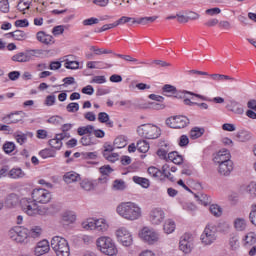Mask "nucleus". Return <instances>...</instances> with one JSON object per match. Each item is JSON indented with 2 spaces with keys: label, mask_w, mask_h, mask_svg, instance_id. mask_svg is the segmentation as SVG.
<instances>
[{
  "label": "nucleus",
  "mask_w": 256,
  "mask_h": 256,
  "mask_svg": "<svg viewBox=\"0 0 256 256\" xmlns=\"http://www.w3.org/2000/svg\"><path fill=\"white\" fill-rule=\"evenodd\" d=\"M82 227L86 231H93L95 230V219L88 218L84 222H82Z\"/></svg>",
  "instance_id": "nucleus-44"
},
{
  "label": "nucleus",
  "mask_w": 256,
  "mask_h": 256,
  "mask_svg": "<svg viewBox=\"0 0 256 256\" xmlns=\"http://www.w3.org/2000/svg\"><path fill=\"white\" fill-rule=\"evenodd\" d=\"M150 149L149 143L145 140H139L137 142V151L139 153H147Z\"/></svg>",
  "instance_id": "nucleus-43"
},
{
  "label": "nucleus",
  "mask_w": 256,
  "mask_h": 256,
  "mask_svg": "<svg viewBox=\"0 0 256 256\" xmlns=\"http://www.w3.org/2000/svg\"><path fill=\"white\" fill-rule=\"evenodd\" d=\"M8 177L9 179H23L25 177V171L19 167L12 168L8 172Z\"/></svg>",
  "instance_id": "nucleus-25"
},
{
  "label": "nucleus",
  "mask_w": 256,
  "mask_h": 256,
  "mask_svg": "<svg viewBox=\"0 0 256 256\" xmlns=\"http://www.w3.org/2000/svg\"><path fill=\"white\" fill-rule=\"evenodd\" d=\"M80 186L84 191H93L94 185L89 179H84L80 182Z\"/></svg>",
  "instance_id": "nucleus-53"
},
{
  "label": "nucleus",
  "mask_w": 256,
  "mask_h": 256,
  "mask_svg": "<svg viewBox=\"0 0 256 256\" xmlns=\"http://www.w3.org/2000/svg\"><path fill=\"white\" fill-rule=\"evenodd\" d=\"M2 149L6 155H11L15 149H17V146L15 145V142H5L2 146Z\"/></svg>",
  "instance_id": "nucleus-42"
},
{
  "label": "nucleus",
  "mask_w": 256,
  "mask_h": 256,
  "mask_svg": "<svg viewBox=\"0 0 256 256\" xmlns=\"http://www.w3.org/2000/svg\"><path fill=\"white\" fill-rule=\"evenodd\" d=\"M36 39L39 43H43V45H53V43H55V38H53L52 35L45 33V31L37 32Z\"/></svg>",
  "instance_id": "nucleus-18"
},
{
  "label": "nucleus",
  "mask_w": 256,
  "mask_h": 256,
  "mask_svg": "<svg viewBox=\"0 0 256 256\" xmlns=\"http://www.w3.org/2000/svg\"><path fill=\"white\" fill-rule=\"evenodd\" d=\"M105 65L107 64L101 61H89L86 64L88 69H105Z\"/></svg>",
  "instance_id": "nucleus-45"
},
{
  "label": "nucleus",
  "mask_w": 256,
  "mask_h": 256,
  "mask_svg": "<svg viewBox=\"0 0 256 256\" xmlns=\"http://www.w3.org/2000/svg\"><path fill=\"white\" fill-rule=\"evenodd\" d=\"M10 35L13 37V39L15 41H23V40H25V32H23L21 30H16V31L10 33Z\"/></svg>",
  "instance_id": "nucleus-58"
},
{
  "label": "nucleus",
  "mask_w": 256,
  "mask_h": 256,
  "mask_svg": "<svg viewBox=\"0 0 256 256\" xmlns=\"http://www.w3.org/2000/svg\"><path fill=\"white\" fill-rule=\"evenodd\" d=\"M66 111L68 113H77L79 111V103L77 102H71L66 106Z\"/></svg>",
  "instance_id": "nucleus-59"
},
{
  "label": "nucleus",
  "mask_w": 256,
  "mask_h": 256,
  "mask_svg": "<svg viewBox=\"0 0 256 256\" xmlns=\"http://www.w3.org/2000/svg\"><path fill=\"white\" fill-rule=\"evenodd\" d=\"M21 113H23L22 111L20 112H16V113H12L10 115L7 116L8 119V123H19V121H23V118L19 117V115H21Z\"/></svg>",
  "instance_id": "nucleus-52"
},
{
  "label": "nucleus",
  "mask_w": 256,
  "mask_h": 256,
  "mask_svg": "<svg viewBox=\"0 0 256 256\" xmlns=\"http://www.w3.org/2000/svg\"><path fill=\"white\" fill-rule=\"evenodd\" d=\"M226 109H228L235 115H243V113H245V110L241 107V104L235 101L230 102V104L226 106Z\"/></svg>",
  "instance_id": "nucleus-22"
},
{
  "label": "nucleus",
  "mask_w": 256,
  "mask_h": 256,
  "mask_svg": "<svg viewBox=\"0 0 256 256\" xmlns=\"http://www.w3.org/2000/svg\"><path fill=\"white\" fill-rule=\"evenodd\" d=\"M99 171H100L101 175H104L106 177H109V175H111V173H113V169L109 165L100 167Z\"/></svg>",
  "instance_id": "nucleus-62"
},
{
  "label": "nucleus",
  "mask_w": 256,
  "mask_h": 256,
  "mask_svg": "<svg viewBox=\"0 0 256 256\" xmlns=\"http://www.w3.org/2000/svg\"><path fill=\"white\" fill-rule=\"evenodd\" d=\"M203 133H205V129L194 127L190 131V139H199V137H203Z\"/></svg>",
  "instance_id": "nucleus-40"
},
{
  "label": "nucleus",
  "mask_w": 256,
  "mask_h": 256,
  "mask_svg": "<svg viewBox=\"0 0 256 256\" xmlns=\"http://www.w3.org/2000/svg\"><path fill=\"white\" fill-rule=\"evenodd\" d=\"M249 218L252 225L256 226V204L252 206V211L250 212Z\"/></svg>",
  "instance_id": "nucleus-64"
},
{
  "label": "nucleus",
  "mask_w": 256,
  "mask_h": 256,
  "mask_svg": "<svg viewBox=\"0 0 256 256\" xmlns=\"http://www.w3.org/2000/svg\"><path fill=\"white\" fill-rule=\"evenodd\" d=\"M161 173L164 175V177H166V179H169V181H173V179H175L173 174H171V167H169L168 164L162 166Z\"/></svg>",
  "instance_id": "nucleus-49"
},
{
  "label": "nucleus",
  "mask_w": 256,
  "mask_h": 256,
  "mask_svg": "<svg viewBox=\"0 0 256 256\" xmlns=\"http://www.w3.org/2000/svg\"><path fill=\"white\" fill-rule=\"evenodd\" d=\"M51 251V246L49 245V241L42 240L37 243L36 247L34 248V254L36 256L45 255Z\"/></svg>",
  "instance_id": "nucleus-17"
},
{
  "label": "nucleus",
  "mask_w": 256,
  "mask_h": 256,
  "mask_svg": "<svg viewBox=\"0 0 256 256\" xmlns=\"http://www.w3.org/2000/svg\"><path fill=\"white\" fill-rule=\"evenodd\" d=\"M148 174L151 175V177H154L155 179H159L162 176L161 170H159L155 166H151L148 168Z\"/></svg>",
  "instance_id": "nucleus-55"
},
{
  "label": "nucleus",
  "mask_w": 256,
  "mask_h": 256,
  "mask_svg": "<svg viewBox=\"0 0 256 256\" xmlns=\"http://www.w3.org/2000/svg\"><path fill=\"white\" fill-rule=\"evenodd\" d=\"M43 229L39 226H34L30 230L28 229V239H37L41 237Z\"/></svg>",
  "instance_id": "nucleus-31"
},
{
  "label": "nucleus",
  "mask_w": 256,
  "mask_h": 256,
  "mask_svg": "<svg viewBox=\"0 0 256 256\" xmlns=\"http://www.w3.org/2000/svg\"><path fill=\"white\" fill-rule=\"evenodd\" d=\"M51 247L57 256H71V248L67 239L61 236H54L51 240Z\"/></svg>",
  "instance_id": "nucleus-4"
},
{
  "label": "nucleus",
  "mask_w": 256,
  "mask_h": 256,
  "mask_svg": "<svg viewBox=\"0 0 256 256\" xmlns=\"http://www.w3.org/2000/svg\"><path fill=\"white\" fill-rule=\"evenodd\" d=\"M156 155L159 159H163V161H168L169 159V145L165 144L164 148H160L157 150Z\"/></svg>",
  "instance_id": "nucleus-33"
},
{
  "label": "nucleus",
  "mask_w": 256,
  "mask_h": 256,
  "mask_svg": "<svg viewBox=\"0 0 256 256\" xmlns=\"http://www.w3.org/2000/svg\"><path fill=\"white\" fill-rule=\"evenodd\" d=\"M97 250L103 255L117 256L119 255V249L115 240L109 236H101L96 240Z\"/></svg>",
  "instance_id": "nucleus-2"
},
{
  "label": "nucleus",
  "mask_w": 256,
  "mask_h": 256,
  "mask_svg": "<svg viewBox=\"0 0 256 256\" xmlns=\"http://www.w3.org/2000/svg\"><path fill=\"white\" fill-rule=\"evenodd\" d=\"M98 121L99 123H106L108 127H113V121L109 120V114L107 112H100L98 114Z\"/></svg>",
  "instance_id": "nucleus-39"
},
{
  "label": "nucleus",
  "mask_w": 256,
  "mask_h": 256,
  "mask_svg": "<svg viewBox=\"0 0 256 256\" xmlns=\"http://www.w3.org/2000/svg\"><path fill=\"white\" fill-rule=\"evenodd\" d=\"M194 247V239L193 235L189 233H185L181 238L179 242V249L182 251V253L189 254L191 251H193Z\"/></svg>",
  "instance_id": "nucleus-13"
},
{
  "label": "nucleus",
  "mask_w": 256,
  "mask_h": 256,
  "mask_svg": "<svg viewBox=\"0 0 256 256\" xmlns=\"http://www.w3.org/2000/svg\"><path fill=\"white\" fill-rule=\"evenodd\" d=\"M186 93L188 95H193L194 97H197V99H201V101H213V103H218V104L225 103V99L223 97H214L213 99H211V98H208L204 95L195 94L193 92L186 91Z\"/></svg>",
  "instance_id": "nucleus-21"
},
{
  "label": "nucleus",
  "mask_w": 256,
  "mask_h": 256,
  "mask_svg": "<svg viewBox=\"0 0 256 256\" xmlns=\"http://www.w3.org/2000/svg\"><path fill=\"white\" fill-rule=\"evenodd\" d=\"M113 189H115V191L125 190V182L123 180H115L113 183Z\"/></svg>",
  "instance_id": "nucleus-61"
},
{
  "label": "nucleus",
  "mask_w": 256,
  "mask_h": 256,
  "mask_svg": "<svg viewBox=\"0 0 256 256\" xmlns=\"http://www.w3.org/2000/svg\"><path fill=\"white\" fill-rule=\"evenodd\" d=\"M234 227L235 229H237V231H245V227H247V223L245 222V219L237 218L234 221Z\"/></svg>",
  "instance_id": "nucleus-50"
},
{
  "label": "nucleus",
  "mask_w": 256,
  "mask_h": 256,
  "mask_svg": "<svg viewBox=\"0 0 256 256\" xmlns=\"http://www.w3.org/2000/svg\"><path fill=\"white\" fill-rule=\"evenodd\" d=\"M91 51H93L95 55H111L113 53V50L95 48V46L91 47Z\"/></svg>",
  "instance_id": "nucleus-57"
},
{
  "label": "nucleus",
  "mask_w": 256,
  "mask_h": 256,
  "mask_svg": "<svg viewBox=\"0 0 256 256\" xmlns=\"http://www.w3.org/2000/svg\"><path fill=\"white\" fill-rule=\"evenodd\" d=\"M98 23H99L98 18L91 17V18L83 20L82 25H84V27H89L91 25H97Z\"/></svg>",
  "instance_id": "nucleus-60"
},
{
  "label": "nucleus",
  "mask_w": 256,
  "mask_h": 256,
  "mask_svg": "<svg viewBox=\"0 0 256 256\" xmlns=\"http://www.w3.org/2000/svg\"><path fill=\"white\" fill-rule=\"evenodd\" d=\"M32 199H34L37 203L42 205H46V203H50L52 199L51 192L44 188H35L31 193Z\"/></svg>",
  "instance_id": "nucleus-10"
},
{
  "label": "nucleus",
  "mask_w": 256,
  "mask_h": 256,
  "mask_svg": "<svg viewBox=\"0 0 256 256\" xmlns=\"http://www.w3.org/2000/svg\"><path fill=\"white\" fill-rule=\"evenodd\" d=\"M175 228H176L175 221L171 219H168L165 221L163 230L167 235H171V233L175 231Z\"/></svg>",
  "instance_id": "nucleus-35"
},
{
  "label": "nucleus",
  "mask_w": 256,
  "mask_h": 256,
  "mask_svg": "<svg viewBox=\"0 0 256 256\" xmlns=\"http://www.w3.org/2000/svg\"><path fill=\"white\" fill-rule=\"evenodd\" d=\"M229 245L232 251H236V249L239 247V238H237L236 236L231 237L229 240Z\"/></svg>",
  "instance_id": "nucleus-63"
},
{
  "label": "nucleus",
  "mask_w": 256,
  "mask_h": 256,
  "mask_svg": "<svg viewBox=\"0 0 256 256\" xmlns=\"http://www.w3.org/2000/svg\"><path fill=\"white\" fill-rule=\"evenodd\" d=\"M174 163V165H181L183 163V156L177 151L169 152L167 162Z\"/></svg>",
  "instance_id": "nucleus-23"
},
{
  "label": "nucleus",
  "mask_w": 256,
  "mask_h": 256,
  "mask_svg": "<svg viewBox=\"0 0 256 256\" xmlns=\"http://www.w3.org/2000/svg\"><path fill=\"white\" fill-rule=\"evenodd\" d=\"M213 161L217 165L227 163L228 161H231V152L227 149H221L215 154Z\"/></svg>",
  "instance_id": "nucleus-16"
},
{
  "label": "nucleus",
  "mask_w": 256,
  "mask_h": 256,
  "mask_svg": "<svg viewBox=\"0 0 256 256\" xmlns=\"http://www.w3.org/2000/svg\"><path fill=\"white\" fill-rule=\"evenodd\" d=\"M63 180L68 184L76 183V181H81V175L77 174L75 171H70L64 175Z\"/></svg>",
  "instance_id": "nucleus-24"
},
{
  "label": "nucleus",
  "mask_w": 256,
  "mask_h": 256,
  "mask_svg": "<svg viewBox=\"0 0 256 256\" xmlns=\"http://www.w3.org/2000/svg\"><path fill=\"white\" fill-rule=\"evenodd\" d=\"M29 135H31V133H28ZM23 132H16L14 134V139L16 141V143H18V145H25V142L27 141V135Z\"/></svg>",
  "instance_id": "nucleus-41"
},
{
  "label": "nucleus",
  "mask_w": 256,
  "mask_h": 256,
  "mask_svg": "<svg viewBox=\"0 0 256 256\" xmlns=\"http://www.w3.org/2000/svg\"><path fill=\"white\" fill-rule=\"evenodd\" d=\"M137 133L142 139H159L161 128L153 124H142L138 126Z\"/></svg>",
  "instance_id": "nucleus-5"
},
{
  "label": "nucleus",
  "mask_w": 256,
  "mask_h": 256,
  "mask_svg": "<svg viewBox=\"0 0 256 256\" xmlns=\"http://www.w3.org/2000/svg\"><path fill=\"white\" fill-rule=\"evenodd\" d=\"M43 51L39 49L26 50L24 52H18L12 56V61L15 63H29L33 57H39L42 55Z\"/></svg>",
  "instance_id": "nucleus-8"
},
{
  "label": "nucleus",
  "mask_w": 256,
  "mask_h": 256,
  "mask_svg": "<svg viewBox=\"0 0 256 256\" xmlns=\"http://www.w3.org/2000/svg\"><path fill=\"white\" fill-rule=\"evenodd\" d=\"M231 171H233V161L230 160L228 162H223L222 164H218V173L220 175H224L225 177L231 175Z\"/></svg>",
  "instance_id": "nucleus-20"
},
{
  "label": "nucleus",
  "mask_w": 256,
  "mask_h": 256,
  "mask_svg": "<svg viewBox=\"0 0 256 256\" xmlns=\"http://www.w3.org/2000/svg\"><path fill=\"white\" fill-rule=\"evenodd\" d=\"M77 133L80 137H83V135H93V125L79 127Z\"/></svg>",
  "instance_id": "nucleus-38"
},
{
  "label": "nucleus",
  "mask_w": 256,
  "mask_h": 256,
  "mask_svg": "<svg viewBox=\"0 0 256 256\" xmlns=\"http://www.w3.org/2000/svg\"><path fill=\"white\" fill-rule=\"evenodd\" d=\"M139 237L148 245H155V243H159V233L149 226H145L140 230Z\"/></svg>",
  "instance_id": "nucleus-7"
},
{
  "label": "nucleus",
  "mask_w": 256,
  "mask_h": 256,
  "mask_svg": "<svg viewBox=\"0 0 256 256\" xmlns=\"http://www.w3.org/2000/svg\"><path fill=\"white\" fill-rule=\"evenodd\" d=\"M21 209L29 217H35V215H45L47 208L40 207L39 204L32 198H22L20 201Z\"/></svg>",
  "instance_id": "nucleus-3"
},
{
  "label": "nucleus",
  "mask_w": 256,
  "mask_h": 256,
  "mask_svg": "<svg viewBox=\"0 0 256 256\" xmlns=\"http://www.w3.org/2000/svg\"><path fill=\"white\" fill-rule=\"evenodd\" d=\"M246 191L249 194L250 199H255L256 197V183L251 182L247 187Z\"/></svg>",
  "instance_id": "nucleus-54"
},
{
  "label": "nucleus",
  "mask_w": 256,
  "mask_h": 256,
  "mask_svg": "<svg viewBox=\"0 0 256 256\" xmlns=\"http://www.w3.org/2000/svg\"><path fill=\"white\" fill-rule=\"evenodd\" d=\"M132 181L136 183V185H140V187H143V189H149L151 182H149V179L139 177V176H133Z\"/></svg>",
  "instance_id": "nucleus-30"
},
{
  "label": "nucleus",
  "mask_w": 256,
  "mask_h": 256,
  "mask_svg": "<svg viewBox=\"0 0 256 256\" xmlns=\"http://www.w3.org/2000/svg\"><path fill=\"white\" fill-rule=\"evenodd\" d=\"M210 213L214 215V217H221L223 215V208L217 204L210 205Z\"/></svg>",
  "instance_id": "nucleus-46"
},
{
  "label": "nucleus",
  "mask_w": 256,
  "mask_h": 256,
  "mask_svg": "<svg viewBox=\"0 0 256 256\" xmlns=\"http://www.w3.org/2000/svg\"><path fill=\"white\" fill-rule=\"evenodd\" d=\"M8 235L16 243H27L29 241V229L23 226H15L9 230Z\"/></svg>",
  "instance_id": "nucleus-6"
},
{
  "label": "nucleus",
  "mask_w": 256,
  "mask_h": 256,
  "mask_svg": "<svg viewBox=\"0 0 256 256\" xmlns=\"http://www.w3.org/2000/svg\"><path fill=\"white\" fill-rule=\"evenodd\" d=\"M149 99H152V101H156L151 103V108L155 109L156 111H161V109L165 108V104H163V101H165V98L163 96H159L156 94H150Z\"/></svg>",
  "instance_id": "nucleus-19"
},
{
  "label": "nucleus",
  "mask_w": 256,
  "mask_h": 256,
  "mask_svg": "<svg viewBox=\"0 0 256 256\" xmlns=\"http://www.w3.org/2000/svg\"><path fill=\"white\" fill-rule=\"evenodd\" d=\"M66 137L69 138L71 136L69 135V133L56 134L54 138L48 141V145H50L52 149H56L57 151H59V149L63 147V139H65Z\"/></svg>",
  "instance_id": "nucleus-15"
},
{
  "label": "nucleus",
  "mask_w": 256,
  "mask_h": 256,
  "mask_svg": "<svg viewBox=\"0 0 256 256\" xmlns=\"http://www.w3.org/2000/svg\"><path fill=\"white\" fill-rule=\"evenodd\" d=\"M208 77L211 78L212 81H216L217 83L223 81H237V79L225 74H209Z\"/></svg>",
  "instance_id": "nucleus-26"
},
{
  "label": "nucleus",
  "mask_w": 256,
  "mask_h": 256,
  "mask_svg": "<svg viewBox=\"0 0 256 256\" xmlns=\"http://www.w3.org/2000/svg\"><path fill=\"white\" fill-rule=\"evenodd\" d=\"M116 239L123 247H131L133 245V235L126 227H120L116 230Z\"/></svg>",
  "instance_id": "nucleus-9"
},
{
  "label": "nucleus",
  "mask_w": 256,
  "mask_h": 256,
  "mask_svg": "<svg viewBox=\"0 0 256 256\" xmlns=\"http://www.w3.org/2000/svg\"><path fill=\"white\" fill-rule=\"evenodd\" d=\"M148 221L151 225H161L165 221V211L161 208H153L148 215Z\"/></svg>",
  "instance_id": "nucleus-14"
},
{
  "label": "nucleus",
  "mask_w": 256,
  "mask_h": 256,
  "mask_svg": "<svg viewBox=\"0 0 256 256\" xmlns=\"http://www.w3.org/2000/svg\"><path fill=\"white\" fill-rule=\"evenodd\" d=\"M19 203V196L17 194H10L7 196L5 205L6 207H15Z\"/></svg>",
  "instance_id": "nucleus-32"
},
{
  "label": "nucleus",
  "mask_w": 256,
  "mask_h": 256,
  "mask_svg": "<svg viewBox=\"0 0 256 256\" xmlns=\"http://www.w3.org/2000/svg\"><path fill=\"white\" fill-rule=\"evenodd\" d=\"M116 57L123 59L124 61H128L129 63H136V65L143 64V62H139L137 58H133L131 55L116 54Z\"/></svg>",
  "instance_id": "nucleus-47"
},
{
  "label": "nucleus",
  "mask_w": 256,
  "mask_h": 256,
  "mask_svg": "<svg viewBox=\"0 0 256 256\" xmlns=\"http://www.w3.org/2000/svg\"><path fill=\"white\" fill-rule=\"evenodd\" d=\"M200 240L202 245H213V242L217 241V232H215V226L208 224L201 234Z\"/></svg>",
  "instance_id": "nucleus-11"
},
{
  "label": "nucleus",
  "mask_w": 256,
  "mask_h": 256,
  "mask_svg": "<svg viewBox=\"0 0 256 256\" xmlns=\"http://www.w3.org/2000/svg\"><path fill=\"white\" fill-rule=\"evenodd\" d=\"M244 246L251 247L256 243V234L255 232H248L243 238Z\"/></svg>",
  "instance_id": "nucleus-29"
},
{
  "label": "nucleus",
  "mask_w": 256,
  "mask_h": 256,
  "mask_svg": "<svg viewBox=\"0 0 256 256\" xmlns=\"http://www.w3.org/2000/svg\"><path fill=\"white\" fill-rule=\"evenodd\" d=\"M162 91L166 97H173V95H177V88L173 85H164Z\"/></svg>",
  "instance_id": "nucleus-34"
},
{
  "label": "nucleus",
  "mask_w": 256,
  "mask_h": 256,
  "mask_svg": "<svg viewBox=\"0 0 256 256\" xmlns=\"http://www.w3.org/2000/svg\"><path fill=\"white\" fill-rule=\"evenodd\" d=\"M32 2L33 0H20L17 5L18 11H20V13L25 14V11L29 10V8L31 7Z\"/></svg>",
  "instance_id": "nucleus-36"
},
{
  "label": "nucleus",
  "mask_w": 256,
  "mask_h": 256,
  "mask_svg": "<svg viewBox=\"0 0 256 256\" xmlns=\"http://www.w3.org/2000/svg\"><path fill=\"white\" fill-rule=\"evenodd\" d=\"M69 57L73 59V56H65L63 59L65 69H71V70L79 69V62L75 60H71L69 59Z\"/></svg>",
  "instance_id": "nucleus-27"
},
{
  "label": "nucleus",
  "mask_w": 256,
  "mask_h": 256,
  "mask_svg": "<svg viewBox=\"0 0 256 256\" xmlns=\"http://www.w3.org/2000/svg\"><path fill=\"white\" fill-rule=\"evenodd\" d=\"M39 155L42 159H49L51 157H55V155H57V152L54 149L45 148L39 152Z\"/></svg>",
  "instance_id": "nucleus-37"
},
{
  "label": "nucleus",
  "mask_w": 256,
  "mask_h": 256,
  "mask_svg": "<svg viewBox=\"0 0 256 256\" xmlns=\"http://www.w3.org/2000/svg\"><path fill=\"white\" fill-rule=\"evenodd\" d=\"M109 229V224L103 218L95 220V231H99L101 233H105Z\"/></svg>",
  "instance_id": "nucleus-28"
},
{
  "label": "nucleus",
  "mask_w": 256,
  "mask_h": 256,
  "mask_svg": "<svg viewBox=\"0 0 256 256\" xmlns=\"http://www.w3.org/2000/svg\"><path fill=\"white\" fill-rule=\"evenodd\" d=\"M189 124V118L186 116H174L166 120V125L171 129H185Z\"/></svg>",
  "instance_id": "nucleus-12"
},
{
  "label": "nucleus",
  "mask_w": 256,
  "mask_h": 256,
  "mask_svg": "<svg viewBox=\"0 0 256 256\" xmlns=\"http://www.w3.org/2000/svg\"><path fill=\"white\" fill-rule=\"evenodd\" d=\"M77 217L75 216V214L71 213V212H66L63 216H62V221H64V223H75Z\"/></svg>",
  "instance_id": "nucleus-56"
},
{
  "label": "nucleus",
  "mask_w": 256,
  "mask_h": 256,
  "mask_svg": "<svg viewBox=\"0 0 256 256\" xmlns=\"http://www.w3.org/2000/svg\"><path fill=\"white\" fill-rule=\"evenodd\" d=\"M116 213L125 221H138L143 217L141 206L135 202H121L116 207Z\"/></svg>",
  "instance_id": "nucleus-1"
},
{
  "label": "nucleus",
  "mask_w": 256,
  "mask_h": 256,
  "mask_svg": "<svg viewBox=\"0 0 256 256\" xmlns=\"http://www.w3.org/2000/svg\"><path fill=\"white\" fill-rule=\"evenodd\" d=\"M80 143L85 147H89L90 145H95V138H93L91 135H86L80 139Z\"/></svg>",
  "instance_id": "nucleus-48"
},
{
  "label": "nucleus",
  "mask_w": 256,
  "mask_h": 256,
  "mask_svg": "<svg viewBox=\"0 0 256 256\" xmlns=\"http://www.w3.org/2000/svg\"><path fill=\"white\" fill-rule=\"evenodd\" d=\"M114 145L117 149H123V147H127V139L124 136H119L114 140Z\"/></svg>",
  "instance_id": "nucleus-51"
}]
</instances>
